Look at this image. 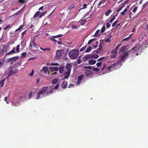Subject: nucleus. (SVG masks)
<instances>
[{"instance_id": "338daca9", "label": "nucleus", "mask_w": 148, "mask_h": 148, "mask_svg": "<svg viewBox=\"0 0 148 148\" xmlns=\"http://www.w3.org/2000/svg\"><path fill=\"white\" fill-rule=\"evenodd\" d=\"M77 62L78 64H80L81 62V61L80 59L78 60Z\"/></svg>"}, {"instance_id": "ddd939ff", "label": "nucleus", "mask_w": 148, "mask_h": 148, "mask_svg": "<svg viewBox=\"0 0 148 148\" xmlns=\"http://www.w3.org/2000/svg\"><path fill=\"white\" fill-rule=\"evenodd\" d=\"M71 72L69 71H67L65 72L64 74V79H67L69 77Z\"/></svg>"}, {"instance_id": "dca6fc26", "label": "nucleus", "mask_w": 148, "mask_h": 148, "mask_svg": "<svg viewBox=\"0 0 148 148\" xmlns=\"http://www.w3.org/2000/svg\"><path fill=\"white\" fill-rule=\"evenodd\" d=\"M88 62L89 64L92 65L96 63V61L93 59H90L89 60Z\"/></svg>"}, {"instance_id": "4d7b16f0", "label": "nucleus", "mask_w": 148, "mask_h": 148, "mask_svg": "<svg viewBox=\"0 0 148 148\" xmlns=\"http://www.w3.org/2000/svg\"><path fill=\"white\" fill-rule=\"evenodd\" d=\"M26 34V31L25 30L22 33V38H23L24 37V35L25 34Z\"/></svg>"}, {"instance_id": "f3484780", "label": "nucleus", "mask_w": 148, "mask_h": 148, "mask_svg": "<svg viewBox=\"0 0 148 148\" xmlns=\"http://www.w3.org/2000/svg\"><path fill=\"white\" fill-rule=\"evenodd\" d=\"M84 75H80L78 78V81L77 84H79L82 78L84 77Z\"/></svg>"}, {"instance_id": "37998d69", "label": "nucleus", "mask_w": 148, "mask_h": 148, "mask_svg": "<svg viewBox=\"0 0 148 148\" xmlns=\"http://www.w3.org/2000/svg\"><path fill=\"white\" fill-rule=\"evenodd\" d=\"M102 62H99L97 63L96 64L97 66V67H99L101 66V65L102 64Z\"/></svg>"}, {"instance_id": "aec40b11", "label": "nucleus", "mask_w": 148, "mask_h": 148, "mask_svg": "<svg viewBox=\"0 0 148 148\" xmlns=\"http://www.w3.org/2000/svg\"><path fill=\"white\" fill-rule=\"evenodd\" d=\"M67 86V82L66 81L63 82L61 84V86L63 88H66Z\"/></svg>"}, {"instance_id": "a18cd8bd", "label": "nucleus", "mask_w": 148, "mask_h": 148, "mask_svg": "<svg viewBox=\"0 0 148 148\" xmlns=\"http://www.w3.org/2000/svg\"><path fill=\"white\" fill-rule=\"evenodd\" d=\"M105 27L104 26H103L101 30V33H103V32H104L105 31Z\"/></svg>"}, {"instance_id": "ea45409f", "label": "nucleus", "mask_w": 148, "mask_h": 148, "mask_svg": "<svg viewBox=\"0 0 148 148\" xmlns=\"http://www.w3.org/2000/svg\"><path fill=\"white\" fill-rule=\"evenodd\" d=\"M86 47V45H85L83 47L80 49L79 51L80 52L84 50Z\"/></svg>"}, {"instance_id": "9d476101", "label": "nucleus", "mask_w": 148, "mask_h": 148, "mask_svg": "<svg viewBox=\"0 0 148 148\" xmlns=\"http://www.w3.org/2000/svg\"><path fill=\"white\" fill-rule=\"evenodd\" d=\"M90 58H91V54L86 55L83 58V60L85 62Z\"/></svg>"}, {"instance_id": "473e14b6", "label": "nucleus", "mask_w": 148, "mask_h": 148, "mask_svg": "<svg viewBox=\"0 0 148 148\" xmlns=\"http://www.w3.org/2000/svg\"><path fill=\"white\" fill-rule=\"evenodd\" d=\"M106 0H102L100 1L98 4V5L99 6L102 3H104L105 2Z\"/></svg>"}, {"instance_id": "7c9ffc66", "label": "nucleus", "mask_w": 148, "mask_h": 148, "mask_svg": "<svg viewBox=\"0 0 148 148\" xmlns=\"http://www.w3.org/2000/svg\"><path fill=\"white\" fill-rule=\"evenodd\" d=\"M125 47H126L124 46L122 48H121L119 50V52L121 53L122 52H123L125 50Z\"/></svg>"}, {"instance_id": "680f3d73", "label": "nucleus", "mask_w": 148, "mask_h": 148, "mask_svg": "<svg viewBox=\"0 0 148 148\" xmlns=\"http://www.w3.org/2000/svg\"><path fill=\"white\" fill-rule=\"evenodd\" d=\"M32 93H33L32 91L30 92L29 93V99H30V98L32 96Z\"/></svg>"}, {"instance_id": "412c9836", "label": "nucleus", "mask_w": 148, "mask_h": 148, "mask_svg": "<svg viewBox=\"0 0 148 148\" xmlns=\"http://www.w3.org/2000/svg\"><path fill=\"white\" fill-rule=\"evenodd\" d=\"M129 10V7L125 8L124 11L121 13V14L124 16Z\"/></svg>"}, {"instance_id": "f257e3e1", "label": "nucleus", "mask_w": 148, "mask_h": 148, "mask_svg": "<svg viewBox=\"0 0 148 148\" xmlns=\"http://www.w3.org/2000/svg\"><path fill=\"white\" fill-rule=\"evenodd\" d=\"M142 51L140 45L139 44H136L135 47L129 50L127 53L128 55L132 56H138L139 53L140 54Z\"/></svg>"}, {"instance_id": "9b49d317", "label": "nucleus", "mask_w": 148, "mask_h": 148, "mask_svg": "<svg viewBox=\"0 0 148 148\" xmlns=\"http://www.w3.org/2000/svg\"><path fill=\"white\" fill-rule=\"evenodd\" d=\"M121 44H119L117 45V46L116 47L115 49H113L111 53H115L116 54L117 53V51L118 50V49L119 47L121 45Z\"/></svg>"}, {"instance_id": "864d4df0", "label": "nucleus", "mask_w": 148, "mask_h": 148, "mask_svg": "<svg viewBox=\"0 0 148 148\" xmlns=\"http://www.w3.org/2000/svg\"><path fill=\"white\" fill-rule=\"evenodd\" d=\"M51 65H55V66H58L59 64L57 63H51L50 64Z\"/></svg>"}, {"instance_id": "72a5a7b5", "label": "nucleus", "mask_w": 148, "mask_h": 148, "mask_svg": "<svg viewBox=\"0 0 148 148\" xmlns=\"http://www.w3.org/2000/svg\"><path fill=\"white\" fill-rule=\"evenodd\" d=\"M132 34L129 37L125 38L123 39V41H128L129 40V38H130Z\"/></svg>"}, {"instance_id": "052dcab7", "label": "nucleus", "mask_w": 148, "mask_h": 148, "mask_svg": "<svg viewBox=\"0 0 148 148\" xmlns=\"http://www.w3.org/2000/svg\"><path fill=\"white\" fill-rule=\"evenodd\" d=\"M46 13V11H45L42 13L41 14V16H44Z\"/></svg>"}, {"instance_id": "2eb2a0df", "label": "nucleus", "mask_w": 148, "mask_h": 148, "mask_svg": "<svg viewBox=\"0 0 148 148\" xmlns=\"http://www.w3.org/2000/svg\"><path fill=\"white\" fill-rule=\"evenodd\" d=\"M48 70L49 69L48 67L47 66H44L42 67V69L41 70V72H43V73H47Z\"/></svg>"}, {"instance_id": "f03ea898", "label": "nucleus", "mask_w": 148, "mask_h": 148, "mask_svg": "<svg viewBox=\"0 0 148 148\" xmlns=\"http://www.w3.org/2000/svg\"><path fill=\"white\" fill-rule=\"evenodd\" d=\"M79 52L78 50H71L69 53V57L72 59H76L78 56Z\"/></svg>"}, {"instance_id": "0eeeda50", "label": "nucleus", "mask_w": 148, "mask_h": 148, "mask_svg": "<svg viewBox=\"0 0 148 148\" xmlns=\"http://www.w3.org/2000/svg\"><path fill=\"white\" fill-rule=\"evenodd\" d=\"M62 55V50H58L56 53V59H59L61 57Z\"/></svg>"}, {"instance_id": "5701e85b", "label": "nucleus", "mask_w": 148, "mask_h": 148, "mask_svg": "<svg viewBox=\"0 0 148 148\" xmlns=\"http://www.w3.org/2000/svg\"><path fill=\"white\" fill-rule=\"evenodd\" d=\"M91 58H94L95 59L98 58L99 57L98 55L95 54H91Z\"/></svg>"}, {"instance_id": "e433bc0d", "label": "nucleus", "mask_w": 148, "mask_h": 148, "mask_svg": "<svg viewBox=\"0 0 148 148\" xmlns=\"http://www.w3.org/2000/svg\"><path fill=\"white\" fill-rule=\"evenodd\" d=\"M26 55V52H23L21 54V58H23V57H25Z\"/></svg>"}, {"instance_id": "1a4fd4ad", "label": "nucleus", "mask_w": 148, "mask_h": 148, "mask_svg": "<svg viewBox=\"0 0 148 148\" xmlns=\"http://www.w3.org/2000/svg\"><path fill=\"white\" fill-rule=\"evenodd\" d=\"M30 46L33 49H37L38 47L37 45L35 43L34 40L33 39L31 41L30 44Z\"/></svg>"}, {"instance_id": "a211bd4d", "label": "nucleus", "mask_w": 148, "mask_h": 148, "mask_svg": "<svg viewBox=\"0 0 148 148\" xmlns=\"http://www.w3.org/2000/svg\"><path fill=\"white\" fill-rule=\"evenodd\" d=\"M85 73L87 76H88L91 74L92 72L91 71L89 70H86L85 71Z\"/></svg>"}, {"instance_id": "a878e982", "label": "nucleus", "mask_w": 148, "mask_h": 148, "mask_svg": "<svg viewBox=\"0 0 148 148\" xmlns=\"http://www.w3.org/2000/svg\"><path fill=\"white\" fill-rule=\"evenodd\" d=\"M59 80V79L58 78H56L54 79H53L52 81V83L53 84H56L58 81Z\"/></svg>"}, {"instance_id": "bf43d9fd", "label": "nucleus", "mask_w": 148, "mask_h": 148, "mask_svg": "<svg viewBox=\"0 0 148 148\" xmlns=\"http://www.w3.org/2000/svg\"><path fill=\"white\" fill-rule=\"evenodd\" d=\"M84 68L85 69H91L92 68V67L91 66H86L84 67Z\"/></svg>"}, {"instance_id": "cd10ccee", "label": "nucleus", "mask_w": 148, "mask_h": 148, "mask_svg": "<svg viewBox=\"0 0 148 148\" xmlns=\"http://www.w3.org/2000/svg\"><path fill=\"white\" fill-rule=\"evenodd\" d=\"M63 36V35L62 34H59L58 35L55 36H53L52 37V38H57L59 37H62Z\"/></svg>"}, {"instance_id": "423d86ee", "label": "nucleus", "mask_w": 148, "mask_h": 148, "mask_svg": "<svg viewBox=\"0 0 148 148\" xmlns=\"http://www.w3.org/2000/svg\"><path fill=\"white\" fill-rule=\"evenodd\" d=\"M118 64H119L118 62L114 63L111 66H109L106 69L108 71H111V70L112 71L114 69H116L117 68L116 66Z\"/></svg>"}, {"instance_id": "69168bd1", "label": "nucleus", "mask_w": 148, "mask_h": 148, "mask_svg": "<svg viewBox=\"0 0 148 148\" xmlns=\"http://www.w3.org/2000/svg\"><path fill=\"white\" fill-rule=\"evenodd\" d=\"M55 38H53L51 39L54 42H57V41L56 40L54 39Z\"/></svg>"}, {"instance_id": "3c124183", "label": "nucleus", "mask_w": 148, "mask_h": 148, "mask_svg": "<svg viewBox=\"0 0 148 148\" xmlns=\"http://www.w3.org/2000/svg\"><path fill=\"white\" fill-rule=\"evenodd\" d=\"M111 41V39L110 38H108L106 39L105 41L106 42H110Z\"/></svg>"}, {"instance_id": "c85d7f7f", "label": "nucleus", "mask_w": 148, "mask_h": 148, "mask_svg": "<svg viewBox=\"0 0 148 148\" xmlns=\"http://www.w3.org/2000/svg\"><path fill=\"white\" fill-rule=\"evenodd\" d=\"M103 50V48L102 47H99V48L97 49V53H100Z\"/></svg>"}, {"instance_id": "603ef678", "label": "nucleus", "mask_w": 148, "mask_h": 148, "mask_svg": "<svg viewBox=\"0 0 148 148\" xmlns=\"http://www.w3.org/2000/svg\"><path fill=\"white\" fill-rule=\"evenodd\" d=\"M72 29H78V27L75 25H72Z\"/></svg>"}, {"instance_id": "c03bdc74", "label": "nucleus", "mask_w": 148, "mask_h": 148, "mask_svg": "<svg viewBox=\"0 0 148 148\" xmlns=\"http://www.w3.org/2000/svg\"><path fill=\"white\" fill-rule=\"evenodd\" d=\"M34 69H32L31 73H29V75L30 76H32L34 75Z\"/></svg>"}, {"instance_id": "0e129e2a", "label": "nucleus", "mask_w": 148, "mask_h": 148, "mask_svg": "<svg viewBox=\"0 0 148 148\" xmlns=\"http://www.w3.org/2000/svg\"><path fill=\"white\" fill-rule=\"evenodd\" d=\"M24 25H20L19 28L20 29H21L24 27Z\"/></svg>"}, {"instance_id": "a19ab883", "label": "nucleus", "mask_w": 148, "mask_h": 148, "mask_svg": "<svg viewBox=\"0 0 148 148\" xmlns=\"http://www.w3.org/2000/svg\"><path fill=\"white\" fill-rule=\"evenodd\" d=\"M124 5H122L121 7H120L116 11L118 12H119L120 11H121L124 7Z\"/></svg>"}, {"instance_id": "4468645a", "label": "nucleus", "mask_w": 148, "mask_h": 148, "mask_svg": "<svg viewBox=\"0 0 148 148\" xmlns=\"http://www.w3.org/2000/svg\"><path fill=\"white\" fill-rule=\"evenodd\" d=\"M59 86V85L58 84L56 85L55 87H54V88H53V89H51L49 92H47L46 94H49V93H52L53 92V90L55 89H58V88Z\"/></svg>"}, {"instance_id": "de8ad7c7", "label": "nucleus", "mask_w": 148, "mask_h": 148, "mask_svg": "<svg viewBox=\"0 0 148 148\" xmlns=\"http://www.w3.org/2000/svg\"><path fill=\"white\" fill-rule=\"evenodd\" d=\"M116 54L112 53V54L111 55V57L113 58H114L116 56Z\"/></svg>"}, {"instance_id": "13d9d810", "label": "nucleus", "mask_w": 148, "mask_h": 148, "mask_svg": "<svg viewBox=\"0 0 148 148\" xmlns=\"http://www.w3.org/2000/svg\"><path fill=\"white\" fill-rule=\"evenodd\" d=\"M21 12V10L18 11L16 13L14 14V15H17L18 14L20 13Z\"/></svg>"}, {"instance_id": "2f4dec72", "label": "nucleus", "mask_w": 148, "mask_h": 148, "mask_svg": "<svg viewBox=\"0 0 148 148\" xmlns=\"http://www.w3.org/2000/svg\"><path fill=\"white\" fill-rule=\"evenodd\" d=\"M92 49V47L91 46H89L86 50V53H88L90 52Z\"/></svg>"}, {"instance_id": "6e6552de", "label": "nucleus", "mask_w": 148, "mask_h": 148, "mask_svg": "<svg viewBox=\"0 0 148 148\" xmlns=\"http://www.w3.org/2000/svg\"><path fill=\"white\" fill-rule=\"evenodd\" d=\"M18 57H14L9 59L8 61L10 62V64H13L16 61L17 59L18 58Z\"/></svg>"}, {"instance_id": "79ce46f5", "label": "nucleus", "mask_w": 148, "mask_h": 148, "mask_svg": "<svg viewBox=\"0 0 148 148\" xmlns=\"http://www.w3.org/2000/svg\"><path fill=\"white\" fill-rule=\"evenodd\" d=\"M100 30H97L96 32L95 33L94 35V36L95 37L97 36L98 34V33L100 32Z\"/></svg>"}, {"instance_id": "f8f14e48", "label": "nucleus", "mask_w": 148, "mask_h": 148, "mask_svg": "<svg viewBox=\"0 0 148 148\" xmlns=\"http://www.w3.org/2000/svg\"><path fill=\"white\" fill-rule=\"evenodd\" d=\"M72 65L70 64H67L66 66V69L67 70V71L71 72V71Z\"/></svg>"}, {"instance_id": "5fc2aeb1", "label": "nucleus", "mask_w": 148, "mask_h": 148, "mask_svg": "<svg viewBox=\"0 0 148 148\" xmlns=\"http://www.w3.org/2000/svg\"><path fill=\"white\" fill-rule=\"evenodd\" d=\"M111 24L109 23H107L106 24V26L107 28H109L110 27Z\"/></svg>"}, {"instance_id": "8fccbe9b", "label": "nucleus", "mask_w": 148, "mask_h": 148, "mask_svg": "<svg viewBox=\"0 0 148 148\" xmlns=\"http://www.w3.org/2000/svg\"><path fill=\"white\" fill-rule=\"evenodd\" d=\"M137 8L138 7H134V9L132 10V12L134 13H135L137 9Z\"/></svg>"}, {"instance_id": "20e7f679", "label": "nucleus", "mask_w": 148, "mask_h": 148, "mask_svg": "<svg viewBox=\"0 0 148 148\" xmlns=\"http://www.w3.org/2000/svg\"><path fill=\"white\" fill-rule=\"evenodd\" d=\"M17 72L18 70L16 68L12 69V67H9L7 70L6 73H9L8 75L7 78L8 79V77L11 75L17 73Z\"/></svg>"}, {"instance_id": "49530a36", "label": "nucleus", "mask_w": 148, "mask_h": 148, "mask_svg": "<svg viewBox=\"0 0 148 148\" xmlns=\"http://www.w3.org/2000/svg\"><path fill=\"white\" fill-rule=\"evenodd\" d=\"M18 2L21 4H23L25 2V0H19Z\"/></svg>"}, {"instance_id": "c756f323", "label": "nucleus", "mask_w": 148, "mask_h": 148, "mask_svg": "<svg viewBox=\"0 0 148 148\" xmlns=\"http://www.w3.org/2000/svg\"><path fill=\"white\" fill-rule=\"evenodd\" d=\"M112 10H110L108 11H107L105 14V15L108 16L109 15V14L112 12Z\"/></svg>"}, {"instance_id": "393cba45", "label": "nucleus", "mask_w": 148, "mask_h": 148, "mask_svg": "<svg viewBox=\"0 0 148 148\" xmlns=\"http://www.w3.org/2000/svg\"><path fill=\"white\" fill-rule=\"evenodd\" d=\"M6 79V78H4L2 80H1L0 82V84L1 85V87H2L4 85V82L5 81V80Z\"/></svg>"}, {"instance_id": "e2e57ef3", "label": "nucleus", "mask_w": 148, "mask_h": 148, "mask_svg": "<svg viewBox=\"0 0 148 148\" xmlns=\"http://www.w3.org/2000/svg\"><path fill=\"white\" fill-rule=\"evenodd\" d=\"M104 64L103 66L102 67V68L101 70H103L105 68V67H106V64Z\"/></svg>"}, {"instance_id": "bb28decb", "label": "nucleus", "mask_w": 148, "mask_h": 148, "mask_svg": "<svg viewBox=\"0 0 148 148\" xmlns=\"http://www.w3.org/2000/svg\"><path fill=\"white\" fill-rule=\"evenodd\" d=\"M16 53L15 51L14 50H12L10 52H9L8 53L6 54V55H10L11 54H12L13 53Z\"/></svg>"}, {"instance_id": "f704fd0d", "label": "nucleus", "mask_w": 148, "mask_h": 148, "mask_svg": "<svg viewBox=\"0 0 148 148\" xmlns=\"http://www.w3.org/2000/svg\"><path fill=\"white\" fill-rule=\"evenodd\" d=\"M119 22V21L118 20H116L112 24V27H114L116 26V24L118 23Z\"/></svg>"}, {"instance_id": "39448f33", "label": "nucleus", "mask_w": 148, "mask_h": 148, "mask_svg": "<svg viewBox=\"0 0 148 148\" xmlns=\"http://www.w3.org/2000/svg\"><path fill=\"white\" fill-rule=\"evenodd\" d=\"M128 56V53L127 52H125L123 53L121 56H120L119 58V60L117 62L119 64L120 63H121L122 61L125 60L126 57Z\"/></svg>"}, {"instance_id": "58836bf2", "label": "nucleus", "mask_w": 148, "mask_h": 148, "mask_svg": "<svg viewBox=\"0 0 148 148\" xmlns=\"http://www.w3.org/2000/svg\"><path fill=\"white\" fill-rule=\"evenodd\" d=\"M75 5L74 4H71L69 7V10H72L74 7Z\"/></svg>"}, {"instance_id": "774afa93", "label": "nucleus", "mask_w": 148, "mask_h": 148, "mask_svg": "<svg viewBox=\"0 0 148 148\" xmlns=\"http://www.w3.org/2000/svg\"><path fill=\"white\" fill-rule=\"evenodd\" d=\"M108 38H110H110L112 37V35H111V33H110V34L108 35Z\"/></svg>"}, {"instance_id": "6e6d98bb", "label": "nucleus", "mask_w": 148, "mask_h": 148, "mask_svg": "<svg viewBox=\"0 0 148 148\" xmlns=\"http://www.w3.org/2000/svg\"><path fill=\"white\" fill-rule=\"evenodd\" d=\"M86 20H82V21H81V24L82 25H84V23H85L86 22Z\"/></svg>"}, {"instance_id": "b1692460", "label": "nucleus", "mask_w": 148, "mask_h": 148, "mask_svg": "<svg viewBox=\"0 0 148 148\" xmlns=\"http://www.w3.org/2000/svg\"><path fill=\"white\" fill-rule=\"evenodd\" d=\"M64 68V66H60L59 69V71L60 73H62L63 71Z\"/></svg>"}, {"instance_id": "09e8293b", "label": "nucleus", "mask_w": 148, "mask_h": 148, "mask_svg": "<svg viewBox=\"0 0 148 148\" xmlns=\"http://www.w3.org/2000/svg\"><path fill=\"white\" fill-rule=\"evenodd\" d=\"M105 58V57H102L100 58H99L97 60V61L98 62V61H101L102 60H103Z\"/></svg>"}, {"instance_id": "6ab92c4d", "label": "nucleus", "mask_w": 148, "mask_h": 148, "mask_svg": "<svg viewBox=\"0 0 148 148\" xmlns=\"http://www.w3.org/2000/svg\"><path fill=\"white\" fill-rule=\"evenodd\" d=\"M49 69L51 70L52 72H53V71H57L58 70V68L57 67H50L49 68Z\"/></svg>"}, {"instance_id": "7ed1b4c3", "label": "nucleus", "mask_w": 148, "mask_h": 148, "mask_svg": "<svg viewBox=\"0 0 148 148\" xmlns=\"http://www.w3.org/2000/svg\"><path fill=\"white\" fill-rule=\"evenodd\" d=\"M50 88V87L47 86L43 87L40 91L37 93V99H39L40 97V94L43 95L47 92H48V88Z\"/></svg>"}, {"instance_id": "4c0bfd02", "label": "nucleus", "mask_w": 148, "mask_h": 148, "mask_svg": "<svg viewBox=\"0 0 148 148\" xmlns=\"http://www.w3.org/2000/svg\"><path fill=\"white\" fill-rule=\"evenodd\" d=\"M92 70L95 72H98L99 70V69L97 68H94L92 69Z\"/></svg>"}, {"instance_id": "4be33fe9", "label": "nucleus", "mask_w": 148, "mask_h": 148, "mask_svg": "<svg viewBox=\"0 0 148 148\" xmlns=\"http://www.w3.org/2000/svg\"><path fill=\"white\" fill-rule=\"evenodd\" d=\"M41 12L40 11H38L36 12V14L34 15L33 17L32 18V19H33V18H35L38 16L40 14Z\"/></svg>"}, {"instance_id": "c9c22d12", "label": "nucleus", "mask_w": 148, "mask_h": 148, "mask_svg": "<svg viewBox=\"0 0 148 148\" xmlns=\"http://www.w3.org/2000/svg\"><path fill=\"white\" fill-rule=\"evenodd\" d=\"M19 47H20V45H18L16 46V50L17 52H18L20 51L19 50Z\"/></svg>"}]
</instances>
